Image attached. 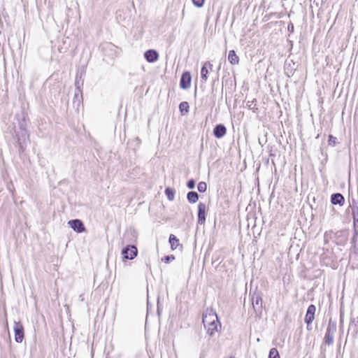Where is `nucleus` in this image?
<instances>
[{
    "label": "nucleus",
    "mask_w": 358,
    "mask_h": 358,
    "mask_svg": "<svg viewBox=\"0 0 358 358\" xmlns=\"http://www.w3.org/2000/svg\"><path fill=\"white\" fill-rule=\"evenodd\" d=\"M336 331V324L331 320L329 321L326 334L324 338L325 344L331 345L334 343V335Z\"/></svg>",
    "instance_id": "obj_1"
},
{
    "label": "nucleus",
    "mask_w": 358,
    "mask_h": 358,
    "mask_svg": "<svg viewBox=\"0 0 358 358\" xmlns=\"http://www.w3.org/2000/svg\"><path fill=\"white\" fill-rule=\"evenodd\" d=\"M138 254L137 248L134 245H128L122 250V255L124 259H133Z\"/></svg>",
    "instance_id": "obj_2"
},
{
    "label": "nucleus",
    "mask_w": 358,
    "mask_h": 358,
    "mask_svg": "<svg viewBox=\"0 0 358 358\" xmlns=\"http://www.w3.org/2000/svg\"><path fill=\"white\" fill-rule=\"evenodd\" d=\"M15 341L17 343H22L24 339V327L20 322H14Z\"/></svg>",
    "instance_id": "obj_3"
},
{
    "label": "nucleus",
    "mask_w": 358,
    "mask_h": 358,
    "mask_svg": "<svg viewBox=\"0 0 358 358\" xmlns=\"http://www.w3.org/2000/svg\"><path fill=\"white\" fill-rule=\"evenodd\" d=\"M218 317L215 312L213 310H207L205 313L203 314L202 322L203 325L218 322Z\"/></svg>",
    "instance_id": "obj_4"
},
{
    "label": "nucleus",
    "mask_w": 358,
    "mask_h": 358,
    "mask_svg": "<svg viewBox=\"0 0 358 358\" xmlns=\"http://www.w3.org/2000/svg\"><path fill=\"white\" fill-rule=\"evenodd\" d=\"M348 239L347 230H340L335 234V243L338 245H344Z\"/></svg>",
    "instance_id": "obj_5"
},
{
    "label": "nucleus",
    "mask_w": 358,
    "mask_h": 358,
    "mask_svg": "<svg viewBox=\"0 0 358 358\" xmlns=\"http://www.w3.org/2000/svg\"><path fill=\"white\" fill-rule=\"evenodd\" d=\"M191 80L192 78L190 73L188 71L184 72L180 78V87L183 90L189 88L191 85Z\"/></svg>",
    "instance_id": "obj_6"
},
{
    "label": "nucleus",
    "mask_w": 358,
    "mask_h": 358,
    "mask_svg": "<svg viewBox=\"0 0 358 358\" xmlns=\"http://www.w3.org/2000/svg\"><path fill=\"white\" fill-rule=\"evenodd\" d=\"M68 224L75 231L78 233L83 232L85 230V227L83 222L80 220H71L69 221Z\"/></svg>",
    "instance_id": "obj_7"
},
{
    "label": "nucleus",
    "mask_w": 358,
    "mask_h": 358,
    "mask_svg": "<svg viewBox=\"0 0 358 358\" xmlns=\"http://www.w3.org/2000/svg\"><path fill=\"white\" fill-rule=\"evenodd\" d=\"M316 310V308L314 305L311 304L308 306L306 317H305V322L307 324V326L308 327L312 324L315 319V313Z\"/></svg>",
    "instance_id": "obj_8"
},
{
    "label": "nucleus",
    "mask_w": 358,
    "mask_h": 358,
    "mask_svg": "<svg viewBox=\"0 0 358 358\" xmlns=\"http://www.w3.org/2000/svg\"><path fill=\"white\" fill-rule=\"evenodd\" d=\"M206 206L203 203H199L198 205V223L199 224H204L206 221Z\"/></svg>",
    "instance_id": "obj_9"
},
{
    "label": "nucleus",
    "mask_w": 358,
    "mask_h": 358,
    "mask_svg": "<svg viewBox=\"0 0 358 358\" xmlns=\"http://www.w3.org/2000/svg\"><path fill=\"white\" fill-rule=\"evenodd\" d=\"M209 70H213V64L210 62H204L201 70V78L203 81H206L208 80Z\"/></svg>",
    "instance_id": "obj_10"
},
{
    "label": "nucleus",
    "mask_w": 358,
    "mask_h": 358,
    "mask_svg": "<svg viewBox=\"0 0 358 358\" xmlns=\"http://www.w3.org/2000/svg\"><path fill=\"white\" fill-rule=\"evenodd\" d=\"M144 57L148 62H155L159 58L158 52L155 50H148L144 53Z\"/></svg>",
    "instance_id": "obj_11"
},
{
    "label": "nucleus",
    "mask_w": 358,
    "mask_h": 358,
    "mask_svg": "<svg viewBox=\"0 0 358 358\" xmlns=\"http://www.w3.org/2000/svg\"><path fill=\"white\" fill-rule=\"evenodd\" d=\"M227 133V129L222 124H217L213 129V134L217 138H222Z\"/></svg>",
    "instance_id": "obj_12"
},
{
    "label": "nucleus",
    "mask_w": 358,
    "mask_h": 358,
    "mask_svg": "<svg viewBox=\"0 0 358 358\" xmlns=\"http://www.w3.org/2000/svg\"><path fill=\"white\" fill-rule=\"evenodd\" d=\"M345 199L343 196L340 193H335L331 194V202L334 205H340L343 206L344 203Z\"/></svg>",
    "instance_id": "obj_13"
},
{
    "label": "nucleus",
    "mask_w": 358,
    "mask_h": 358,
    "mask_svg": "<svg viewBox=\"0 0 358 358\" xmlns=\"http://www.w3.org/2000/svg\"><path fill=\"white\" fill-rule=\"evenodd\" d=\"M218 324H219V321L214 322L204 325L205 328L207 329L208 334L210 336H213L214 335L215 332L217 331Z\"/></svg>",
    "instance_id": "obj_14"
},
{
    "label": "nucleus",
    "mask_w": 358,
    "mask_h": 358,
    "mask_svg": "<svg viewBox=\"0 0 358 358\" xmlns=\"http://www.w3.org/2000/svg\"><path fill=\"white\" fill-rule=\"evenodd\" d=\"M83 72L78 71L76 76L75 86L78 92H80V87L83 85L84 80L83 79Z\"/></svg>",
    "instance_id": "obj_15"
},
{
    "label": "nucleus",
    "mask_w": 358,
    "mask_h": 358,
    "mask_svg": "<svg viewBox=\"0 0 358 358\" xmlns=\"http://www.w3.org/2000/svg\"><path fill=\"white\" fill-rule=\"evenodd\" d=\"M252 299L253 308L255 309L257 308L258 310H260L262 306V299L261 296L259 294H255Z\"/></svg>",
    "instance_id": "obj_16"
},
{
    "label": "nucleus",
    "mask_w": 358,
    "mask_h": 358,
    "mask_svg": "<svg viewBox=\"0 0 358 358\" xmlns=\"http://www.w3.org/2000/svg\"><path fill=\"white\" fill-rule=\"evenodd\" d=\"M228 60L233 65H236L239 63V57L234 50L229 52Z\"/></svg>",
    "instance_id": "obj_17"
},
{
    "label": "nucleus",
    "mask_w": 358,
    "mask_h": 358,
    "mask_svg": "<svg viewBox=\"0 0 358 358\" xmlns=\"http://www.w3.org/2000/svg\"><path fill=\"white\" fill-rule=\"evenodd\" d=\"M187 199L189 203H194L199 199V194L194 191L189 192L187 194Z\"/></svg>",
    "instance_id": "obj_18"
},
{
    "label": "nucleus",
    "mask_w": 358,
    "mask_h": 358,
    "mask_svg": "<svg viewBox=\"0 0 358 358\" xmlns=\"http://www.w3.org/2000/svg\"><path fill=\"white\" fill-rule=\"evenodd\" d=\"M169 243H170L171 248L172 250H176L177 248V247L179 245V240L173 234L170 235Z\"/></svg>",
    "instance_id": "obj_19"
},
{
    "label": "nucleus",
    "mask_w": 358,
    "mask_h": 358,
    "mask_svg": "<svg viewBox=\"0 0 358 358\" xmlns=\"http://www.w3.org/2000/svg\"><path fill=\"white\" fill-rule=\"evenodd\" d=\"M189 106L188 102H187V101L181 102L179 105V110H180V112L181 113V115H183L187 113L189 111Z\"/></svg>",
    "instance_id": "obj_20"
},
{
    "label": "nucleus",
    "mask_w": 358,
    "mask_h": 358,
    "mask_svg": "<svg viewBox=\"0 0 358 358\" xmlns=\"http://www.w3.org/2000/svg\"><path fill=\"white\" fill-rule=\"evenodd\" d=\"M165 194L169 201H173L175 198V191L173 189L167 187L165 189Z\"/></svg>",
    "instance_id": "obj_21"
},
{
    "label": "nucleus",
    "mask_w": 358,
    "mask_h": 358,
    "mask_svg": "<svg viewBox=\"0 0 358 358\" xmlns=\"http://www.w3.org/2000/svg\"><path fill=\"white\" fill-rule=\"evenodd\" d=\"M352 244L354 250L358 251V234L357 231H354V235L352 239Z\"/></svg>",
    "instance_id": "obj_22"
},
{
    "label": "nucleus",
    "mask_w": 358,
    "mask_h": 358,
    "mask_svg": "<svg viewBox=\"0 0 358 358\" xmlns=\"http://www.w3.org/2000/svg\"><path fill=\"white\" fill-rule=\"evenodd\" d=\"M353 224H354V231H357L358 234V211L357 213L352 212Z\"/></svg>",
    "instance_id": "obj_23"
},
{
    "label": "nucleus",
    "mask_w": 358,
    "mask_h": 358,
    "mask_svg": "<svg viewBox=\"0 0 358 358\" xmlns=\"http://www.w3.org/2000/svg\"><path fill=\"white\" fill-rule=\"evenodd\" d=\"M268 358H280L278 350L273 348L269 351Z\"/></svg>",
    "instance_id": "obj_24"
},
{
    "label": "nucleus",
    "mask_w": 358,
    "mask_h": 358,
    "mask_svg": "<svg viewBox=\"0 0 358 358\" xmlns=\"http://www.w3.org/2000/svg\"><path fill=\"white\" fill-rule=\"evenodd\" d=\"M247 106L249 109L255 113L257 110V108L256 107V99H253L251 101H248Z\"/></svg>",
    "instance_id": "obj_25"
},
{
    "label": "nucleus",
    "mask_w": 358,
    "mask_h": 358,
    "mask_svg": "<svg viewBox=\"0 0 358 358\" xmlns=\"http://www.w3.org/2000/svg\"><path fill=\"white\" fill-rule=\"evenodd\" d=\"M207 185L205 182H200L197 185V189L199 192L203 193L206 191Z\"/></svg>",
    "instance_id": "obj_26"
},
{
    "label": "nucleus",
    "mask_w": 358,
    "mask_h": 358,
    "mask_svg": "<svg viewBox=\"0 0 358 358\" xmlns=\"http://www.w3.org/2000/svg\"><path fill=\"white\" fill-rule=\"evenodd\" d=\"M337 143V138L332 135L329 136L328 144L331 146H335Z\"/></svg>",
    "instance_id": "obj_27"
},
{
    "label": "nucleus",
    "mask_w": 358,
    "mask_h": 358,
    "mask_svg": "<svg viewBox=\"0 0 358 358\" xmlns=\"http://www.w3.org/2000/svg\"><path fill=\"white\" fill-rule=\"evenodd\" d=\"M192 3L195 6H196L198 8H201L203 6L205 0H192Z\"/></svg>",
    "instance_id": "obj_28"
},
{
    "label": "nucleus",
    "mask_w": 358,
    "mask_h": 358,
    "mask_svg": "<svg viewBox=\"0 0 358 358\" xmlns=\"http://www.w3.org/2000/svg\"><path fill=\"white\" fill-rule=\"evenodd\" d=\"M175 259V257L173 255H167V256H165L163 259H162V261H164L165 263H169L171 261H173Z\"/></svg>",
    "instance_id": "obj_29"
},
{
    "label": "nucleus",
    "mask_w": 358,
    "mask_h": 358,
    "mask_svg": "<svg viewBox=\"0 0 358 358\" xmlns=\"http://www.w3.org/2000/svg\"><path fill=\"white\" fill-rule=\"evenodd\" d=\"M187 187L189 189H194V187H195V181H194V180L191 179V180H188L187 182Z\"/></svg>",
    "instance_id": "obj_30"
},
{
    "label": "nucleus",
    "mask_w": 358,
    "mask_h": 358,
    "mask_svg": "<svg viewBox=\"0 0 358 358\" xmlns=\"http://www.w3.org/2000/svg\"><path fill=\"white\" fill-rule=\"evenodd\" d=\"M355 322V319L353 318V319H351V322H350V328H351L352 327V324Z\"/></svg>",
    "instance_id": "obj_31"
},
{
    "label": "nucleus",
    "mask_w": 358,
    "mask_h": 358,
    "mask_svg": "<svg viewBox=\"0 0 358 358\" xmlns=\"http://www.w3.org/2000/svg\"><path fill=\"white\" fill-rule=\"evenodd\" d=\"M79 297H80V299L81 301H83V300H84V298H83V294H80Z\"/></svg>",
    "instance_id": "obj_32"
},
{
    "label": "nucleus",
    "mask_w": 358,
    "mask_h": 358,
    "mask_svg": "<svg viewBox=\"0 0 358 358\" xmlns=\"http://www.w3.org/2000/svg\"><path fill=\"white\" fill-rule=\"evenodd\" d=\"M229 358H234V357H229Z\"/></svg>",
    "instance_id": "obj_33"
}]
</instances>
